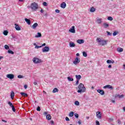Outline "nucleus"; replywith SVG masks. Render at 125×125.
<instances>
[{"mask_svg":"<svg viewBox=\"0 0 125 125\" xmlns=\"http://www.w3.org/2000/svg\"><path fill=\"white\" fill-rule=\"evenodd\" d=\"M96 41L97 42H99V45H102V46H103L104 45H106L107 44V42L108 41H105V40H102L100 38H97Z\"/></svg>","mask_w":125,"mask_h":125,"instance_id":"f257e3e1","label":"nucleus"},{"mask_svg":"<svg viewBox=\"0 0 125 125\" xmlns=\"http://www.w3.org/2000/svg\"><path fill=\"white\" fill-rule=\"evenodd\" d=\"M79 90L77 91L78 93H81L82 92H84L85 91V87H84V85L82 83H80L78 86Z\"/></svg>","mask_w":125,"mask_h":125,"instance_id":"f03ea898","label":"nucleus"},{"mask_svg":"<svg viewBox=\"0 0 125 125\" xmlns=\"http://www.w3.org/2000/svg\"><path fill=\"white\" fill-rule=\"evenodd\" d=\"M30 7L32 10L36 11L37 9L39 8V5H38L37 3H36V2H34L31 3Z\"/></svg>","mask_w":125,"mask_h":125,"instance_id":"7ed1b4c3","label":"nucleus"},{"mask_svg":"<svg viewBox=\"0 0 125 125\" xmlns=\"http://www.w3.org/2000/svg\"><path fill=\"white\" fill-rule=\"evenodd\" d=\"M80 62H81V59L78 57H76L75 60L73 61V63L75 65H78Z\"/></svg>","mask_w":125,"mask_h":125,"instance_id":"20e7f679","label":"nucleus"},{"mask_svg":"<svg viewBox=\"0 0 125 125\" xmlns=\"http://www.w3.org/2000/svg\"><path fill=\"white\" fill-rule=\"evenodd\" d=\"M33 61L34 63H35L37 64V63H42V60H40L39 58H34L33 59Z\"/></svg>","mask_w":125,"mask_h":125,"instance_id":"39448f33","label":"nucleus"},{"mask_svg":"<svg viewBox=\"0 0 125 125\" xmlns=\"http://www.w3.org/2000/svg\"><path fill=\"white\" fill-rule=\"evenodd\" d=\"M8 105H9L10 107H11V108H12L13 112L16 111V109H15L14 105H13V104H12L11 102H8Z\"/></svg>","mask_w":125,"mask_h":125,"instance_id":"423d86ee","label":"nucleus"},{"mask_svg":"<svg viewBox=\"0 0 125 125\" xmlns=\"http://www.w3.org/2000/svg\"><path fill=\"white\" fill-rule=\"evenodd\" d=\"M42 52H48L49 51V47L48 46H45L42 49Z\"/></svg>","mask_w":125,"mask_h":125,"instance_id":"0eeeda50","label":"nucleus"},{"mask_svg":"<svg viewBox=\"0 0 125 125\" xmlns=\"http://www.w3.org/2000/svg\"><path fill=\"white\" fill-rule=\"evenodd\" d=\"M6 77L8 78V79H10V80H13V79H14V75L12 74H7L6 75Z\"/></svg>","mask_w":125,"mask_h":125,"instance_id":"6e6552de","label":"nucleus"},{"mask_svg":"<svg viewBox=\"0 0 125 125\" xmlns=\"http://www.w3.org/2000/svg\"><path fill=\"white\" fill-rule=\"evenodd\" d=\"M69 32H70V33H73V34L76 33V30H75V26L71 27V28L69 29Z\"/></svg>","mask_w":125,"mask_h":125,"instance_id":"1a4fd4ad","label":"nucleus"},{"mask_svg":"<svg viewBox=\"0 0 125 125\" xmlns=\"http://www.w3.org/2000/svg\"><path fill=\"white\" fill-rule=\"evenodd\" d=\"M96 115H97V117L98 118V119H102V116L101 112H97Z\"/></svg>","mask_w":125,"mask_h":125,"instance_id":"9d476101","label":"nucleus"},{"mask_svg":"<svg viewBox=\"0 0 125 125\" xmlns=\"http://www.w3.org/2000/svg\"><path fill=\"white\" fill-rule=\"evenodd\" d=\"M97 92L101 94V95H104L105 94V92L103 90L98 89L97 90Z\"/></svg>","mask_w":125,"mask_h":125,"instance_id":"9b49d317","label":"nucleus"},{"mask_svg":"<svg viewBox=\"0 0 125 125\" xmlns=\"http://www.w3.org/2000/svg\"><path fill=\"white\" fill-rule=\"evenodd\" d=\"M96 22H97V23H98V24H101V23H102V19L97 18L96 19Z\"/></svg>","mask_w":125,"mask_h":125,"instance_id":"f8f14e48","label":"nucleus"},{"mask_svg":"<svg viewBox=\"0 0 125 125\" xmlns=\"http://www.w3.org/2000/svg\"><path fill=\"white\" fill-rule=\"evenodd\" d=\"M104 88H109V89H113L114 88L111 85H106L104 86Z\"/></svg>","mask_w":125,"mask_h":125,"instance_id":"ddd939ff","label":"nucleus"},{"mask_svg":"<svg viewBox=\"0 0 125 125\" xmlns=\"http://www.w3.org/2000/svg\"><path fill=\"white\" fill-rule=\"evenodd\" d=\"M15 29L17 30V31H20L21 30V28H20V26L17 24H15Z\"/></svg>","mask_w":125,"mask_h":125,"instance_id":"4468645a","label":"nucleus"},{"mask_svg":"<svg viewBox=\"0 0 125 125\" xmlns=\"http://www.w3.org/2000/svg\"><path fill=\"white\" fill-rule=\"evenodd\" d=\"M66 5V3L65 2H63L61 4V7H62V8H65Z\"/></svg>","mask_w":125,"mask_h":125,"instance_id":"2eb2a0df","label":"nucleus"},{"mask_svg":"<svg viewBox=\"0 0 125 125\" xmlns=\"http://www.w3.org/2000/svg\"><path fill=\"white\" fill-rule=\"evenodd\" d=\"M77 42L80 44H82V43H83V42H84V41H83V40L80 39L77 41Z\"/></svg>","mask_w":125,"mask_h":125,"instance_id":"dca6fc26","label":"nucleus"},{"mask_svg":"<svg viewBox=\"0 0 125 125\" xmlns=\"http://www.w3.org/2000/svg\"><path fill=\"white\" fill-rule=\"evenodd\" d=\"M20 94L21 95V96H23V97H28V94L24 92H21Z\"/></svg>","mask_w":125,"mask_h":125,"instance_id":"f3484780","label":"nucleus"},{"mask_svg":"<svg viewBox=\"0 0 125 125\" xmlns=\"http://www.w3.org/2000/svg\"><path fill=\"white\" fill-rule=\"evenodd\" d=\"M69 46L70 47H75V46H76V44L73 42H70L69 43Z\"/></svg>","mask_w":125,"mask_h":125,"instance_id":"a211bd4d","label":"nucleus"},{"mask_svg":"<svg viewBox=\"0 0 125 125\" xmlns=\"http://www.w3.org/2000/svg\"><path fill=\"white\" fill-rule=\"evenodd\" d=\"M25 21L28 25H31V20L28 19H25Z\"/></svg>","mask_w":125,"mask_h":125,"instance_id":"6ab92c4d","label":"nucleus"},{"mask_svg":"<svg viewBox=\"0 0 125 125\" xmlns=\"http://www.w3.org/2000/svg\"><path fill=\"white\" fill-rule=\"evenodd\" d=\"M106 63H107V64H110V63H112V64H114V63H115V61H114V60L111 61L110 60H108L106 61Z\"/></svg>","mask_w":125,"mask_h":125,"instance_id":"aec40b11","label":"nucleus"},{"mask_svg":"<svg viewBox=\"0 0 125 125\" xmlns=\"http://www.w3.org/2000/svg\"><path fill=\"white\" fill-rule=\"evenodd\" d=\"M115 98L119 97V98H123L124 95L116 94L115 96Z\"/></svg>","mask_w":125,"mask_h":125,"instance_id":"412c9836","label":"nucleus"},{"mask_svg":"<svg viewBox=\"0 0 125 125\" xmlns=\"http://www.w3.org/2000/svg\"><path fill=\"white\" fill-rule=\"evenodd\" d=\"M46 118L48 121H49L51 120V115H50V114H48L46 115Z\"/></svg>","mask_w":125,"mask_h":125,"instance_id":"4be33fe9","label":"nucleus"},{"mask_svg":"<svg viewBox=\"0 0 125 125\" xmlns=\"http://www.w3.org/2000/svg\"><path fill=\"white\" fill-rule=\"evenodd\" d=\"M14 95H15L14 92H13V91H12L11 92V95H10L11 99H13L14 98Z\"/></svg>","mask_w":125,"mask_h":125,"instance_id":"5701e85b","label":"nucleus"},{"mask_svg":"<svg viewBox=\"0 0 125 125\" xmlns=\"http://www.w3.org/2000/svg\"><path fill=\"white\" fill-rule=\"evenodd\" d=\"M38 25H39V24H38V23H37V22L35 23L33 25V26H32L33 29H36V28H37V27H38Z\"/></svg>","mask_w":125,"mask_h":125,"instance_id":"b1692460","label":"nucleus"},{"mask_svg":"<svg viewBox=\"0 0 125 125\" xmlns=\"http://www.w3.org/2000/svg\"><path fill=\"white\" fill-rule=\"evenodd\" d=\"M76 78L77 79V80H79L80 81V80H81V79H82V76L81 75H76Z\"/></svg>","mask_w":125,"mask_h":125,"instance_id":"393cba45","label":"nucleus"},{"mask_svg":"<svg viewBox=\"0 0 125 125\" xmlns=\"http://www.w3.org/2000/svg\"><path fill=\"white\" fill-rule=\"evenodd\" d=\"M42 37V33L38 32L37 35L35 36V38H41Z\"/></svg>","mask_w":125,"mask_h":125,"instance_id":"a878e982","label":"nucleus"},{"mask_svg":"<svg viewBox=\"0 0 125 125\" xmlns=\"http://www.w3.org/2000/svg\"><path fill=\"white\" fill-rule=\"evenodd\" d=\"M117 51H118V52H123V51H124V49L123 48H118Z\"/></svg>","mask_w":125,"mask_h":125,"instance_id":"bb28decb","label":"nucleus"},{"mask_svg":"<svg viewBox=\"0 0 125 125\" xmlns=\"http://www.w3.org/2000/svg\"><path fill=\"white\" fill-rule=\"evenodd\" d=\"M104 28H108L109 27V24L107 23H104L103 24Z\"/></svg>","mask_w":125,"mask_h":125,"instance_id":"cd10ccee","label":"nucleus"},{"mask_svg":"<svg viewBox=\"0 0 125 125\" xmlns=\"http://www.w3.org/2000/svg\"><path fill=\"white\" fill-rule=\"evenodd\" d=\"M55 92H58V88H55L53 90V93H55Z\"/></svg>","mask_w":125,"mask_h":125,"instance_id":"c85d7f7f","label":"nucleus"},{"mask_svg":"<svg viewBox=\"0 0 125 125\" xmlns=\"http://www.w3.org/2000/svg\"><path fill=\"white\" fill-rule=\"evenodd\" d=\"M3 34L4 36H7V35H8V31H7V30H5L3 31Z\"/></svg>","mask_w":125,"mask_h":125,"instance_id":"c756f323","label":"nucleus"},{"mask_svg":"<svg viewBox=\"0 0 125 125\" xmlns=\"http://www.w3.org/2000/svg\"><path fill=\"white\" fill-rule=\"evenodd\" d=\"M67 80L69 82H73V81H74V79L70 77H67Z\"/></svg>","mask_w":125,"mask_h":125,"instance_id":"7c9ffc66","label":"nucleus"},{"mask_svg":"<svg viewBox=\"0 0 125 125\" xmlns=\"http://www.w3.org/2000/svg\"><path fill=\"white\" fill-rule=\"evenodd\" d=\"M90 12H94V11H95V8H94L93 7H92V8H90Z\"/></svg>","mask_w":125,"mask_h":125,"instance_id":"2f4dec72","label":"nucleus"},{"mask_svg":"<svg viewBox=\"0 0 125 125\" xmlns=\"http://www.w3.org/2000/svg\"><path fill=\"white\" fill-rule=\"evenodd\" d=\"M69 117H73L74 116V112H73V111L70 112L69 113Z\"/></svg>","mask_w":125,"mask_h":125,"instance_id":"473e14b6","label":"nucleus"},{"mask_svg":"<svg viewBox=\"0 0 125 125\" xmlns=\"http://www.w3.org/2000/svg\"><path fill=\"white\" fill-rule=\"evenodd\" d=\"M8 52L10 53V54H14V52L12 51L11 50H9Z\"/></svg>","mask_w":125,"mask_h":125,"instance_id":"72a5a7b5","label":"nucleus"},{"mask_svg":"<svg viewBox=\"0 0 125 125\" xmlns=\"http://www.w3.org/2000/svg\"><path fill=\"white\" fill-rule=\"evenodd\" d=\"M83 56H84V57H86L87 56V54L86 53V52L83 51Z\"/></svg>","mask_w":125,"mask_h":125,"instance_id":"f704fd0d","label":"nucleus"},{"mask_svg":"<svg viewBox=\"0 0 125 125\" xmlns=\"http://www.w3.org/2000/svg\"><path fill=\"white\" fill-rule=\"evenodd\" d=\"M75 104L76 105V106H79V105H80V102L76 101L75 102Z\"/></svg>","mask_w":125,"mask_h":125,"instance_id":"c9c22d12","label":"nucleus"},{"mask_svg":"<svg viewBox=\"0 0 125 125\" xmlns=\"http://www.w3.org/2000/svg\"><path fill=\"white\" fill-rule=\"evenodd\" d=\"M107 19L109 20V21H113V18L112 17H108Z\"/></svg>","mask_w":125,"mask_h":125,"instance_id":"e433bc0d","label":"nucleus"},{"mask_svg":"<svg viewBox=\"0 0 125 125\" xmlns=\"http://www.w3.org/2000/svg\"><path fill=\"white\" fill-rule=\"evenodd\" d=\"M4 47L5 49H9V46L8 45H5Z\"/></svg>","mask_w":125,"mask_h":125,"instance_id":"4c0bfd02","label":"nucleus"},{"mask_svg":"<svg viewBox=\"0 0 125 125\" xmlns=\"http://www.w3.org/2000/svg\"><path fill=\"white\" fill-rule=\"evenodd\" d=\"M48 114V112L45 111V112H43V115L44 116H46H46H47Z\"/></svg>","mask_w":125,"mask_h":125,"instance_id":"58836bf2","label":"nucleus"},{"mask_svg":"<svg viewBox=\"0 0 125 125\" xmlns=\"http://www.w3.org/2000/svg\"><path fill=\"white\" fill-rule=\"evenodd\" d=\"M18 79H23V78H24V76H23L22 75H20L18 76Z\"/></svg>","mask_w":125,"mask_h":125,"instance_id":"ea45409f","label":"nucleus"},{"mask_svg":"<svg viewBox=\"0 0 125 125\" xmlns=\"http://www.w3.org/2000/svg\"><path fill=\"white\" fill-rule=\"evenodd\" d=\"M42 5L44 6H47V3H46V2H43L42 3Z\"/></svg>","mask_w":125,"mask_h":125,"instance_id":"a19ab883","label":"nucleus"},{"mask_svg":"<svg viewBox=\"0 0 125 125\" xmlns=\"http://www.w3.org/2000/svg\"><path fill=\"white\" fill-rule=\"evenodd\" d=\"M74 116H75V118H76L77 119H78V118H79V114H78L77 113H75L74 114Z\"/></svg>","mask_w":125,"mask_h":125,"instance_id":"79ce46f5","label":"nucleus"},{"mask_svg":"<svg viewBox=\"0 0 125 125\" xmlns=\"http://www.w3.org/2000/svg\"><path fill=\"white\" fill-rule=\"evenodd\" d=\"M41 47H42V46H38V45L35 46V48H41Z\"/></svg>","mask_w":125,"mask_h":125,"instance_id":"37998d69","label":"nucleus"},{"mask_svg":"<svg viewBox=\"0 0 125 125\" xmlns=\"http://www.w3.org/2000/svg\"><path fill=\"white\" fill-rule=\"evenodd\" d=\"M36 110L37 111H41V107L38 106Z\"/></svg>","mask_w":125,"mask_h":125,"instance_id":"c03bdc74","label":"nucleus"},{"mask_svg":"<svg viewBox=\"0 0 125 125\" xmlns=\"http://www.w3.org/2000/svg\"><path fill=\"white\" fill-rule=\"evenodd\" d=\"M96 125H100V123H99V121H96Z\"/></svg>","mask_w":125,"mask_h":125,"instance_id":"a18cd8bd","label":"nucleus"},{"mask_svg":"<svg viewBox=\"0 0 125 125\" xmlns=\"http://www.w3.org/2000/svg\"><path fill=\"white\" fill-rule=\"evenodd\" d=\"M106 33L108 36H112V33H110V32L107 31Z\"/></svg>","mask_w":125,"mask_h":125,"instance_id":"49530a36","label":"nucleus"},{"mask_svg":"<svg viewBox=\"0 0 125 125\" xmlns=\"http://www.w3.org/2000/svg\"><path fill=\"white\" fill-rule=\"evenodd\" d=\"M117 122H118V125H121V124H122V122L120 121V120H118L117 121Z\"/></svg>","mask_w":125,"mask_h":125,"instance_id":"de8ad7c7","label":"nucleus"},{"mask_svg":"<svg viewBox=\"0 0 125 125\" xmlns=\"http://www.w3.org/2000/svg\"><path fill=\"white\" fill-rule=\"evenodd\" d=\"M55 12L57 13H59L60 12V10H58V9H56L55 10Z\"/></svg>","mask_w":125,"mask_h":125,"instance_id":"09e8293b","label":"nucleus"},{"mask_svg":"<svg viewBox=\"0 0 125 125\" xmlns=\"http://www.w3.org/2000/svg\"><path fill=\"white\" fill-rule=\"evenodd\" d=\"M113 36H117V32L116 31L113 33Z\"/></svg>","mask_w":125,"mask_h":125,"instance_id":"8fccbe9b","label":"nucleus"},{"mask_svg":"<svg viewBox=\"0 0 125 125\" xmlns=\"http://www.w3.org/2000/svg\"><path fill=\"white\" fill-rule=\"evenodd\" d=\"M65 120L67 121H70V119H69V118H68V117H66L65 118Z\"/></svg>","mask_w":125,"mask_h":125,"instance_id":"3c124183","label":"nucleus"},{"mask_svg":"<svg viewBox=\"0 0 125 125\" xmlns=\"http://www.w3.org/2000/svg\"><path fill=\"white\" fill-rule=\"evenodd\" d=\"M79 82H80V80H77L76 83V85L79 84Z\"/></svg>","mask_w":125,"mask_h":125,"instance_id":"603ef678","label":"nucleus"},{"mask_svg":"<svg viewBox=\"0 0 125 125\" xmlns=\"http://www.w3.org/2000/svg\"><path fill=\"white\" fill-rule=\"evenodd\" d=\"M27 87H28V85H27V84L24 85L25 89H27Z\"/></svg>","mask_w":125,"mask_h":125,"instance_id":"864d4df0","label":"nucleus"},{"mask_svg":"<svg viewBox=\"0 0 125 125\" xmlns=\"http://www.w3.org/2000/svg\"><path fill=\"white\" fill-rule=\"evenodd\" d=\"M43 11H43V10L42 9H41V11H40V12H41V13H43Z\"/></svg>","mask_w":125,"mask_h":125,"instance_id":"5fc2aeb1","label":"nucleus"},{"mask_svg":"<svg viewBox=\"0 0 125 125\" xmlns=\"http://www.w3.org/2000/svg\"><path fill=\"white\" fill-rule=\"evenodd\" d=\"M33 83L34 85H37V84H38V83L36 82H34Z\"/></svg>","mask_w":125,"mask_h":125,"instance_id":"6e6d98bb","label":"nucleus"},{"mask_svg":"<svg viewBox=\"0 0 125 125\" xmlns=\"http://www.w3.org/2000/svg\"><path fill=\"white\" fill-rule=\"evenodd\" d=\"M45 45H46V44L45 43H44L42 44V45H41V46H45Z\"/></svg>","mask_w":125,"mask_h":125,"instance_id":"4d7b16f0","label":"nucleus"},{"mask_svg":"<svg viewBox=\"0 0 125 125\" xmlns=\"http://www.w3.org/2000/svg\"><path fill=\"white\" fill-rule=\"evenodd\" d=\"M2 122H3L4 123H7V121H6L3 119L2 120Z\"/></svg>","mask_w":125,"mask_h":125,"instance_id":"13d9d810","label":"nucleus"},{"mask_svg":"<svg viewBox=\"0 0 125 125\" xmlns=\"http://www.w3.org/2000/svg\"><path fill=\"white\" fill-rule=\"evenodd\" d=\"M111 68H112V65H108V68H109V69H111Z\"/></svg>","mask_w":125,"mask_h":125,"instance_id":"bf43d9fd","label":"nucleus"},{"mask_svg":"<svg viewBox=\"0 0 125 125\" xmlns=\"http://www.w3.org/2000/svg\"><path fill=\"white\" fill-rule=\"evenodd\" d=\"M51 125H53V124H54V122L52 120V121H51Z\"/></svg>","mask_w":125,"mask_h":125,"instance_id":"052dcab7","label":"nucleus"},{"mask_svg":"<svg viewBox=\"0 0 125 125\" xmlns=\"http://www.w3.org/2000/svg\"><path fill=\"white\" fill-rule=\"evenodd\" d=\"M79 125H82V122H81V121H78Z\"/></svg>","mask_w":125,"mask_h":125,"instance_id":"680f3d73","label":"nucleus"},{"mask_svg":"<svg viewBox=\"0 0 125 125\" xmlns=\"http://www.w3.org/2000/svg\"><path fill=\"white\" fill-rule=\"evenodd\" d=\"M77 56H80V54L79 53L76 54Z\"/></svg>","mask_w":125,"mask_h":125,"instance_id":"e2e57ef3","label":"nucleus"},{"mask_svg":"<svg viewBox=\"0 0 125 125\" xmlns=\"http://www.w3.org/2000/svg\"><path fill=\"white\" fill-rule=\"evenodd\" d=\"M109 120H110V121L111 122H113V119L110 118V119H109Z\"/></svg>","mask_w":125,"mask_h":125,"instance_id":"0e129e2a","label":"nucleus"},{"mask_svg":"<svg viewBox=\"0 0 125 125\" xmlns=\"http://www.w3.org/2000/svg\"><path fill=\"white\" fill-rule=\"evenodd\" d=\"M123 66H124V69L125 70V64H124Z\"/></svg>","mask_w":125,"mask_h":125,"instance_id":"69168bd1","label":"nucleus"},{"mask_svg":"<svg viewBox=\"0 0 125 125\" xmlns=\"http://www.w3.org/2000/svg\"><path fill=\"white\" fill-rule=\"evenodd\" d=\"M44 15L45 16H47V13H46Z\"/></svg>","mask_w":125,"mask_h":125,"instance_id":"338daca9","label":"nucleus"},{"mask_svg":"<svg viewBox=\"0 0 125 125\" xmlns=\"http://www.w3.org/2000/svg\"><path fill=\"white\" fill-rule=\"evenodd\" d=\"M124 111H125V107H123Z\"/></svg>","mask_w":125,"mask_h":125,"instance_id":"774afa93","label":"nucleus"}]
</instances>
